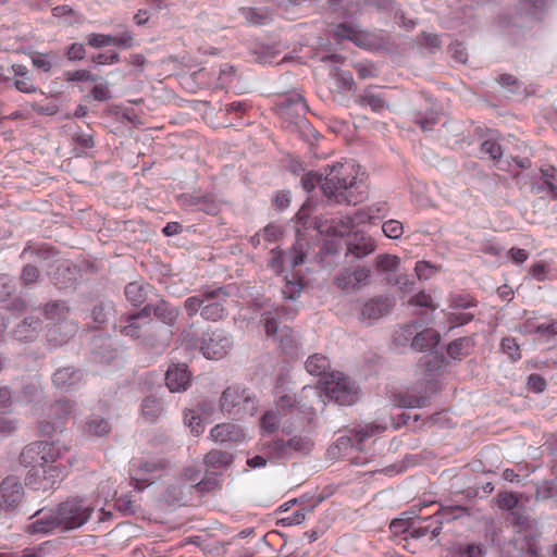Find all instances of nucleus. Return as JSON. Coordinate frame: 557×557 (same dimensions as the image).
<instances>
[{
    "label": "nucleus",
    "mask_w": 557,
    "mask_h": 557,
    "mask_svg": "<svg viewBox=\"0 0 557 557\" xmlns=\"http://www.w3.org/2000/svg\"><path fill=\"white\" fill-rule=\"evenodd\" d=\"M399 262V258L393 255H380L375 258L376 268L383 272L396 271Z\"/></svg>",
    "instance_id": "obj_44"
},
{
    "label": "nucleus",
    "mask_w": 557,
    "mask_h": 557,
    "mask_svg": "<svg viewBox=\"0 0 557 557\" xmlns=\"http://www.w3.org/2000/svg\"><path fill=\"white\" fill-rule=\"evenodd\" d=\"M374 249L373 239L360 233H355L347 245L348 253L354 255L356 258H363L372 253Z\"/></svg>",
    "instance_id": "obj_23"
},
{
    "label": "nucleus",
    "mask_w": 557,
    "mask_h": 557,
    "mask_svg": "<svg viewBox=\"0 0 557 557\" xmlns=\"http://www.w3.org/2000/svg\"><path fill=\"white\" fill-rule=\"evenodd\" d=\"M203 462L208 470H222L230 467L233 456L226 451L212 449L205 456Z\"/></svg>",
    "instance_id": "obj_27"
},
{
    "label": "nucleus",
    "mask_w": 557,
    "mask_h": 557,
    "mask_svg": "<svg viewBox=\"0 0 557 557\" xmlns=\"http://www.w3.org/2000/svg\"><path fill=\"white\" fill-rule=\"evenodd\" d=\"M414 271L419 280H428L436 273L437 268L428 261H418Z\"/></svg>",
    "instance_id": "obj_57"
},
{
    "label": "nucleus",
    "mask_w": 557,
    "mask_h": 557,
    "mask_svg": "<svg viewBox=\"0 0 557 557\" xmlns=\"http://www.w3.org/2000/svg\"><path fill=\"white\" fill-rule=\"evenodd\" d=\"M151 310L152 306L148 304L137 313L122 315L115 327L124 336L139 338L143 329L151 323Z\"/></svg>",
    "instance_id": "obj_12"
},
{
    "label": "nucleus",
    "mask_w": 557,
    "mask_h": 557,
    "mask_svg": "<svg viewBox=\"0 0 557 557\" xmlns=\"http://www.w3.org/2000/svg\"><path fill=\"white\" fill-rule=\"evenodd\" d=\"M382 231L388 238H399L404 233L403 223L397 220H388L384 222Z\"/></svg>",
    "instance_id": "obj_50"
},
{
    "label": "nucleus",
    "mask_w": 557,
    "mask_h": 557,
    "mask_svg": "<svg viewBox=\"0 0 557 557\" xmlns=\"http://www.w3.org/2000/svg\"><path fill=\"white\" fill-rule=\"evenodd\" d=\"M65 465H46L34 467L26 476V485L34 491H53L67 475Z\"/></svg>",
    "instance_id": "obj_6"
},
{
    "label": "nucleus",
    "mask_w": 557,
    "mask_h": 557,
    "mask_svg": "<svg viewBox=\"0 0 557 557\" xmlns=\"http://www.w3.org/2000/svg\"><path fill=\"white\" fill-rule=\"evenodd\" d=\"M370 280V270L363 267L345 269L335 278V283L342 290H349L367 285Z\"/></svg>",
    "instance_id": "obj_17"
},
{
    "label": "nucleus",
    "mask_w": 557,
    "mask_h": 557,
    "mask_svg": "<svg viewBox=\"0 0 557 557\" xmlns=\"http://www.w3.org/2000/svg\"><path fill=\"white\" fill-rule=\"evenodd\" d=\"M313 442L307 435H294L287 441L274 438L267 446V454L273 459H288L294 454L308 455Z\"/></svg>",
    "instance_id": "obj_8"
},
{
    "label": "nucleus",
    "mask_w": 557,
    "mask_h": 557,
    "mask_svg": "<svg viewBox=\"0 0 557 557\" xmlns=\"http://www.w3.org/2000/svg\"><path fill=\"white\" fill-rule=\"evenodd\" d=\"M86 40L92 48H102L112 45L113 35L91 33L86 37Z\"/></svg>",
    "instance_id": "obj_52"
},
{
    "label": "nucleus",
    "mask_w": 557,
    "mask_h": 557,
    "mask_svg": "<svg viewBox=\"0 0 557 557\" xmlns=\"http://www.w3.org/2000/svg\"><path fill=\"white\" fill-rule=\"evenodd\" d=\"M523 333H537L542 336H554L557 334V321L549 323L534 324L531 321H527L521 330Z\"/></svg>",
    "instance_id": "obj_37"
},
{
    "label": "nucleus",
    "mask_w": 557,
    "mask_h": 557,
    "mask_svg": "<svg viewBox=\"0 0 557 557\" xmlns=\"http://www.w3.org/2000/svg\"><path fill=\"white\" fill-rule=\"evenodd\" d=\"M335 36L341 39L350 40L359 47L367 45V34L349 23L338 24L335 28Z\"/></svg>",
    "instance_id": "obj_24"
},
{
    "label": "nucleus",
    "mask_w": 557,
    "mask_h": 557,
    "mask_svg": "<svg viewBox=\"0 0 557 557\" xmlns=\"http://www.w3.org/2000/svg\"><path fill=\"white\" fill-rule=\"evenodd\" d=\"M220 408L222 412L236 418L251 417L257 411V400L249 389L230 386L221 395Z\"/></svg>",
    "instance_id": "obj_3"
},
{
    "label": "nucleus",
    "mask_w": 557,
    "mask_h": 557,
    "mask_svg": "<svg viewBox=\"0 0 557 557\" xmlns=\"http://www.w3.org/2000/svg\"><path fill=\"white\" fill-rule=\"evenodd\" d=\"M84 432L92 436H104L111 432V425L106 419L94 417L86 421Z\"/></svg>",
    "instance_id": "obj_35"
},
{
    "label": "nucleus",
    "mask_w": 557,
    "mask_h": 557,
    "mask_svg": "<svg viewBox=\"0 0 557 557\" xmlns=\"http://www.w3.org/2000/svg\"><path fill=\"white\" fill-rule=\"evenodd\" d=\"M230 294L224 287L206 288L201 317L208 321H219L226 314L225 302Z\"/></svg>",
    "instance_id": "obj_11"
},
{
    "label": "nucleus",
    "mask_w": 557,
    "mask_h": 557,
    "mask_svg": "<svg viewBox=\"0 0 557 557\" xmlns=\"http://www.w3.org/2000/svg\"><path fill=\"white\" fill-rule=\"evenodd\" d=\"M426 401L425 396H417L410 392L399 393L395 398L396 405L404 408H421L426 405Z\"/></svg>",
    "instance_id": "obj_39"
},
{
    "label": "nucleus",
    "mask_w": 557,
    "mask_h": 557,
    "mask_svg": "<svg viewBox=\"0 0 557 557\" xmlns=\"http://www.w3.org/2000/svg\"><path fill=\"white\" fill-rule=\"evenodd\" d=\"M23 497V486L14 476L5 478L0 484V511L15 508Z\"/></svg>",
    "instance_id": "obj_15"
},
{
    "label": "nucleus",
    "mask_w": 557,
    "mask_h": 557,
    "mask_svg": "<svg viewBox=\"0 0 557 557\" xmlns=\"http://www.w3.org/2000/svg\"><path fill=\"white\" fill-rule=\"evenodd\" d=\"M476 306V300L467 294H456L449 297V307L453 309H467Z\"/></svg>",
    "instance_id": "obj_46"
},
{
    "label": "nucleus",
    "mask_w": 557,
    "mask_h": 557,
    "mask_svg": "<svg viewBox=\"0 0 557 557\" xmlns=\"http://www.w3.org/2000/svg\"><path fill=\"white\" fill-rule=\"evenodd\" d=\"M9 73H11L12 76L7 79H11L13 82V86L20 92L35 94L39 90L26 65L13 64L9 69Z\"/></svg>",
    "instance_id": "obj_18"
},
{
    "label": "nucleus",
    "mask_w": 557,
    "mask_h": 557,
    "mask_svg": "<svg viewBox=\"0 0 557 557\" xmlns=\"http://www.w3.org/2000/svg\"><path fill=\"white\" fill-rule=\"evenodd\" d=\"M304 260V243L297 240L293 247V250L289 251L288 253H283L281 250L272 249L269 265L273 271L280 273L285 262H288L292 267H297L301 264Z\"/></svg>",
    "instance_id": "obj_16"
},
{
    "label": "nucleus",
    "mask_w": 557,
    "mask_h": 557,
    "mask_svg": "<svg viewBox=\"0 0 557 557\" xmlns=\"http://www.w3.org/2000/svg\"><path fill=\"white\" fill-rule=\"evenodd\" d=\"M323 178V175L320 173L309 172L301 177V184L307 191H310L317 185H320L322 187Z\"/></svg>",
    "instance_id": "obj_59"
},
{
    "label": "nucleus",
    "mask_w": 557,
    "mask_h": 557,
    "mask_svg": "<svg viewBox=\"0 0 557 557\" xmlns=\"http://www.w3.org/2000/svg\"><path fill=\"white\" fill-rule=\"evenodd\" d=\"M231 348V341L220 332L206 333L201 344L202 355L207 359H221L225 357Z\"/></svg>",
    "instance_id": "obj_14"
},
{
    "label": "nucleus",
    "mask_w": 557,
    "mask_h": 557,
    "mask_svg": "<svg viewBox=\"0 0 557 557\" xmlns=\"http://www.w3.org/2000/svg\"><path fill=\"white\" fill-rule=\"evenodd\" d=\"M324 403L325 399L322 398L321 392L318 388L305 386L298 398L288 394L280 396L276 407L286 413L298 410L301 413L312 416L315 410L314 405Z\"/></svg>",
    "instance_id": "obj_7"
},
{
    "label": "nucleus",
    "mask_w": 557,
    "mask_h": 557,
    "mask_svg": "<svg viewBox=\"0 0 557 557\" xmlns=\"http://www.w3.org/2000/svg\"><path fill=\"white\" fill-rule=\"evenodd\" d=\"M39 325H40V322L38 320L30 319L28 321V319H26L23 322V324L18 325L17 329L15 330V336L21 341L30 339L33 337V335L27 334L28 333L27 327L28 326L32 327V332H35Z\"/></svg>",
    "instance_id": "obj_53"
},
{
    "label": "nucleus",
    "mask_w": 557,
    "mask_h": 557,
    "mask_svg": "<svg viewBox=\"0 0 557 557\" xmlns=\"http://www.w3.org/2000/svg\"><path fill=\"white\" fill-rule=\"evenodd\" d=\"M322 191L325 197L338 203H357L360 199L352 195L358 187L359 166L352 161L336 163L325 168Z\"/></svg>",
    "instance_id": "obj_2"
},
{
    "label": "nucleus",
    "mask_w": 557,
    "mask_h": 557,
    "mask_svg": "<svg viewBox=\"0 0 557 557\" xmlns=\"http://www.w3.org/2000/svg\"><path fill=\"white\" fill-rule=\"evenodd\" d=\"M302 287V278L297 275H293L292 278L285 277V284L282 288V293L285 298L295 299L300 295Z\"/></svg>",
    "instance_id": "obj_41"
},
{
    "label": "nucleus",
    "mask_w": 557,
    "mask_h": 557,
    "mask_svg": "<svg viewBox=\"0 0 557 557\" xmlns=\"http://www.w3.org/2000/svg\"><path fill=\"white\" fill-rule=\"evenodd\" d=\"M190 203L200 211L211 215H216L221 211L222 206V202L213 194L191 197Z\"/></svg>",
    "instance_id": "obj_30"
},
{
    "label": "nucleus",
    "mask_w": 557,
    "mask_h": 557,
    "mask_svg": "<svg viewBox=\"0 0 557 557\" xmlns=\"http://www.w3.org/2000/svg\"><path fill=\"white\" fill-rule=\"evenodd\" d=\"M98 76L87 70H76L66 73V81L69 82H96Z\"/></svg>",
    "instance_id": "obj_58"
},
{
    "label": "nucleus",
    "mask_w": 557,
    "mask_h": 557,
    "mask_svg": "<svg viewBox=\"0 0 557 557\" xmlns=\"http://www.w3.org/2000/svg\"><path fill=\"white\" fill-rule=\"evenodd\" d=\"M165 382L171 392L185 391L190 382V374L185 364H173L166 371Z\"/></svg>",
    "instance_id": "obj_20"
},
{
    "label": "nucleus",
    "mask_w": 557,
    "mask_h": 557,
    "mask_svg": "<svg viewBox=\"0 0 557 557\" xmlns=\"http://www.w3.org/2000/svg\"><path fill=\"white\" fill-rule=\"evenodd\" d=\"M355 448L351 437L349 436H341L336 444L329 448L327 453L332 457H346L350 455L351 450Z\"/></svg>",
    "instance_id": "obj_40"
},
{
    "label": "nucleus",
    "mask_w": 557,
    "mask_h": 557,
    "mask_svg": "<svg viewBox=\"0 0 557 557\" xmlns=\"http://www.w3.org/2000/svg\"><path fill=\"white\" fill-rule=\"evenodd\" d=\"M49 57H53L52 53H39L35 52L32 54V63L35 67L49 72L52 69V62Z\"/></svg>",
    "instance_id": "obj_54"
},
{
    "label": "nucleus",
    "mask_w": 557,
    "mask_h": 557,
    "mask_svg": "<svg viewBox=\"0 0 557 557\" xmlns=\"http://www.w3.org/2000/svg\"><path fill=\"white\" fill-rule=\"evenodd\" d=\"M318 228L321 233L343 237L348 235L354 228V220L351 216L335 219L332 221L330 226L324 227L323 225H318Z\"/></svg>",
    "instance_id": "obj_31"
},
{
    "label": "nucleus",
    "mask_w": 557,
    "mask_h": 557,
    "mask_svg": "<svg viewBox=\"0 0 557 557\" xmlns=\"http://www.w3.org/2000/svg\"><path fill=\"white\" fill-rule=\"evenodd\" d=\"M289 311L285 307L276 308L274 312H264L262 322L268 337L278 339L280 346L286 355L294 357L297 355V344L293 336V330L286 325L280 327L277 318L286 317Z\"/></svg>",
    "instance_id": "obj_5"
},
{
    "label": "nucleus",
    "mask_w": 557,
    "mask_h": 557,
    "mask_svg": "<svg viewBox=\"0 0 557 557\" xmlns=\"http://www.w3.org/2000/svg\"><path fill=\"white\" fill-rule=\"evenodd\" d=\"M205 301V289L200 292L199 295L190 296L185 299L184 308L189 318L196 315L199 311L201 312L202 306Z\"/></svg>",
    "instance_id": "obj_42"
},
{
    "label": "nucleus",
    "mask_w": 557,
    "mask_h": 557,
    "mask_svg": "<svg viewBox=\"0 0 557 557\" xmlns=\"http://www.w3.org/2000/svg\"><path fill=\"white\" fill-rule=\"evenodd\" d=\"M455 557H483V546L474 543L460 546Z\"/></svg>",
    "instance_id": "obj_55"
},
{
    "label": "nucleus",
    "mask_w": 557,
    "mask_h": 557,
    "mask_svg": "<svg viewBox=\"0 0 557 557\" xmlns=\"http://www.w3.org/2000/svg\"><path fill=\"white\" fill-rule=\"evenodd\" d=\"M546 381L540 374L533 373L528 377V387L534 393H542L546 388Z\"/></svg>",
    "instance_id": "obj_62"
},
{
    "label": "nucleus",
    "mask_w": 557,
    "mask_h": 557,
    "mask_svg": "<svg viewBox=\"0 0 557 557\" xmlns=\"http://www.w3.org/2000/svg\"><path fill=\"white\" fill-rule=\"evenodd\" d=\"M541 180L549 197L557 200V168L554 165H543L540 169Z\"/></svg>",
    "instance_id": "obj_33"
},
{
    "label": "nucleus",
    "mask_w": 557,
    "mask_h": 557,
    "mask_svg": "<svg viewBox=\"0 0 557 557\" xmlns=\"http://www.w3.org/2000/svg\"><path fill=\"white\" fill-rule=\"evenodd\" d=\"M392 307L388 298H373L364 304L361 311L362 320H376L385 315Z\"/></svg>",
    "instance_id": "obj_22"
},
{
    "label": "nucleus",
    "mask_w": 557,
    "mask_h": 557,
    "mask_svg": "<svg viewBox=\"0 0 557 557\" xmlns=\"http://www.w3.org/2000/svg\"><path fill=\"white\" fill-rule=\"evenodd\" d=\"M83 374L73 368L59 369L53 374V383L59 388H71L82 381Z\"/></svg>",
    "instance_id": "obj_28"
},
{
    "label": "nucleus",
    "mask_w": 557,
    "mask_h": 557,
    "mask_svg": "<svg viewBox=\"0 0 557 557\" xmlns=\"http://www.w3.org/2000/svg\"><path fill=\"white\" fill-rule=\"evenodd\" d=\"M355 101L360 107H370L373 112H381L385 108L384 98L372 89H366L356 97Z\"/></svg>",
    "instance_id": "obj_32"
},
{
    "label": "nucleus",
    "mask_w": 557,
    "mask_h": 557,
    "mask_svg": "<svg viewBox=\"0 0 557 557\" xmlns=\"http://www.w3.org/2000/svg\"><path fill=\"white\" fill-rule=\"evenodd\" d=\"M35 517L36 520L27 527V531L30 534H47L54 529H60V523L57 520L54 510L48 512L39 510L36 512Z\"/></svg>",
    "instance_id": "obj_21"
},
{
    "label": "nucleus",
    "mask_w": 557,
    "mask_h": 557,
    "mask_svg": "<svg viewBox=\"0 0 557 557\" xmlns=\"http://www.w3.org/2000/svg\"><path fill=\"white\" fill-rule=\"evenodd\" d=\"M210 438L215 443H236L245 438L242 428L234 423L225 422L216 424L210 431Z\"/></svg>",
    "instance_id": "obj_19"
},
{
    "label": "nucleus",
    "mask_w": 557,
    "mask_h": 557,
    "mask_svg": "<svg viewBox=\"0 0 557 557\" xmlns=\"http://www.w3.org/2000/svg\"><path fill=\"white\" fill-rule=\"evenodd\" d=\"M468 343L466 338H458L453 341L447 347V354L453 359L460 360L465 356H467V351H465V345Z\"/></svg>",
    "instance_id": "obj_51"
},
{
    "label": "nucleus",
    "mask_w": 557,
    "mask_h": 557,
    "mask_svg": "<svg viewBox=\"0 0 557 557\" xmlns=\"http://www.w3.org/2000/svg\"><path fill=\"white\" fill-rule=\"evenodd\" d=\"M500 349L504 354L508 355L512 361H517L521 358L520 346L513 337L503 338Z\"/></svg>",
    "instance_id": "obj_45"
},
{
    "label": "nucleus",
    "mask_w": 557,
    "mask_h": 557,
    "mask_svg": "<svg viewBox=\"0 0 557 557\" xmlns=\"http://www.w3.org/2000/svg\"><path fill=\"white\" fill-rule=\"evenodd\" d=\"M151 306V314L153 313L154 317L164 324L174 325L180 315V310L176 307L165 300H160L156 305Z\"/></svg>",
    "instance_id": "obj_25"
},
{
    "label": "nucleus",
    "mask_w": 557,
    "mask_h": 557,
    "mask_svg": "<svg viewBox=\"0 0 557 557\" xmlns=\"http://www.w3.org/2000/svg\"><path fill=\"white\" fill-rule=\"evenodd\" d=\"M112 45L128 49L134 45V37L129 30H125L120 35H113Z\"/></svg>",
    "instance_id": "obj_61"
},
{
    "label": "nucleus",
    "mask_w": 557,
    "mask_h": 557,
    "mask_svg": "<svg viewBox=\"0 0 557 557\" xmlns=\"http://www.w3.org/2000/svg\"><path fill=\"white\" fill-rule=\"evenodd\" d=\"M440 342V334L433 329H426L418 333L412 339L411 346L416 350L426 351L435 348Z\"/></svg>",
    "instance_id": "obj_26"
},
{
    "label": "nucleus",
    "mask_w": 557,
    "mask_h": 557,
    "mask_svg": "<svg viewBox=\"0 0 557 557\" xmlns=\"http://www.w3.org/2000/svg\"><path fill=\"white\" fill-rule=\"evenodd\" d=\"M162 405L154 397H147L143 401L141 416L148 422H154L162 413Z\"/></svg>",
    "instance_id": "obj_36"
},
{
    "label": "nucleus",
    "mask_w": 557,
    "mask_h": 557,
    "mask_svg": "<svg viewBox=\"0 0 557 557\" xmlns=\"http://www.w3.org/2000/svg\"><path fill=\"white\" fill-rule=\"evenodd\" d=\"M409 305L425 307V308H430L432 310L436 309V306L433 304V299H432L431 295H429L424 292H420L417 295H414L413 297H411L409 300Z\"/></svg>",
    "instance_id": "obj_60"
},
{
    "label": "nucleus",
    "mask_w": 557,
    "mask_h": 557,
    "mask_svg": "<svg viewBox=\"0 0 557 557\" xmlns=\"http://www.w3.org/2000/svg\"><path fill=\"white\" fill-rule=\"evenodd\" d=\"M306 369L310 374L322 376L317 387L322 398L335 400L339 405H351L357 399V391L347 376L330 369L327 357L314 354L306 361Z\"/></svg>",
    "instance_id": "obj_1"
},
{
    "label": "nucleus",
    "mask_w": 557,
    "mask_h": 557,
    "mask_svg": "<svg viewBox=\"0 0 557 557\" xmlns=\"http://www.w3.org/2000/svg\"><path fill=\"white\" fill-rule=\"evenodd\" d=\"M280 425V414L273 410L267 411L260 419V426L268 433H273Z\"/></svg>",
    "instance_id": "obj_47"
},
{
    "label": "nucleus",
    "mask_w": 557,
    "mask_h": 557,
    "mask_svg": "<svg viewBox=\"0 0 557 557\" xmlns=\"http://www.w3.org/2000/svg\"><path fill=\"white\" fill-rule=\"evenodd\" d=\"M35 454L40 457L41 462L39 466L63 465L59 461L62 458L61 449L54 443L38 441L27 445L21 453L22 461L25 462L27 459H33Z\"/></svg>",
    "instance_id": "obj_13"
},
{
    "label": "nucleus",
    "mask_w": 557,
    "mask_h": 557,
    "mask_svg": "<svg viewBox=\"0 0 557 557\" xmlns=\"http://www.w3.org/2000/svg\"><path fill=\"white\" fill-rule=\"evenodd\" d=\"M166 466L163 459L133 461L129 468L131 480L136 488H145L162 475Z\"/></svg>",
    "instance_id": "obj_10"
},
{
    "label": "nucleus",
    "mask_w": 557,
    "mask_h": 557,
    "mask_svg": "<svg viewBox=\"0 0 557 557\" xmlns=\"http://www.w3.org/2000/svg\"><path fill=\"white\" fill-rule=\"evenodd\" d=\"M385 430H386V425L377 424V423H369V424H366L364 426L360 428L355 433L356 449L361 450L362 444L364 441H367L368 438H370L372 436L381 434Z\"/></svg>",
    "instance_id": "obj_34"
},
{
    "label": "nucleus",
    "mask_w": 557,
    "mask_h": 557,
    "mask_svg": "<svg viewBox=\"0 0 557 557\" xmlns=\"http://www.w3.org/2000/svg\"><path fill=\"white\" fill-rule=\"evenodd\" d=\"M86 55V49L83 44L74 42L72 44L66 52V57L72 61L83 60Z\"/></svg>",
    "instance_id": "obj_63"
},
{
    "label": "nucleus",
    "mask_w": 557,
    "mask_h": 557,
    "mask_svg": "<svg viewBox=\"0 0 557 557\" xmlns=\"http://www.w3.org/2000/svg\"><path fill=\"white\" fill-rule=\"evenodd\" d=\"M465 511L463 507H442L434 515L418 520L419 525L413 527L411 535L414 537L425 536L429 533L432 539L436 537L442 531L444 520L456 519Z\"/></svg>",
    "instance_id": "obj_9"
},
{
    "label": "nucleus",
    "mask_w": 557,
    "mask_h": 557,
    "mask_svg": "<svg viewBox=\"0 0 557 557\" xmlns=\"http://www.w3.org/2000/svg\"><path fill=\"white\" fill-rule=\"evenodd\" d=\"M371 218L374 220H380L384 218L388 212V207L385 201H380L368 207Z\"/></svg>",
    "instance_id": "obj_64"
},
{
    "label": "nucleus",
    "mask_w": 557,
    "mask_h": 557,
    "mask_svg": "<svg viewBox=\"0 0 557 557\" xmlns=\"http://www.w3.org/2000/svg\"><path fill=\"white\" fill-rule=\"evenodd\" d=\"M70 312V308L64 301H53L46 306L45 315L48 320L54 322L64 321Z\"/></svg>",
    "instance_id": "obj_38"
},
{
    "label": "nucleus",
    "mask_w": 557,
    "mask_h": 557,
    "mask_svg": "<svg viewBox=\"0 0 557 557\" xmlns=\"http://www.w3.org/2000/svg\"><path fill=\"white\" fill-rule=\"evenodd\" d=\"M519 500L520 495L512 492H500L496 496L497 506L503 510H512Z\"/></svg>",
    "instance_id": "obj_43"
},
{
    "label": "nucleus",
    "mask_w": 557,
    "mask_h": 557,
    "mask_svg": "<svg viewBox=\"0 0 557 557\" xmlns=\"http://www.w3.org/2000/svg\"><path fill=\"white\" fill-rule=\"evenodd\" d=\"M95 508L82 498H71L61 503L54 510L62 530H74L85 524Z\"/></svg>",
    "instance_id": "obj_4"
},
{
    "label": "nucleus",
    "mask_w": 557,
    "mask_h": 557,
    "mask_svg": "<svg viewBox=\"0 0 557 557\" xmlns=\"http://www.w3.org/2000/svg\"><path fill=\"white\" fill-rule=\"evenodd\" d=\"M184 421L196 436L200 435L205 430L200 417L194 410L185 412Z\"/></svg>",
    "instance_id": "obj_49"
},
{
    "label": "nucleus",
    "mask_w": 557,
    "mask_h": 557,
    "mask_svg": "<svg viewBox=\"0 0 557 557\" xmlns=\"http://www.w3.org/2000/svg\"><path fill=\"white\" fill-rule=\"evenodd\" d=\"M474 315L469 312H448L446 313V321L449 329L462 326L473 320Z\"/></svg>",
    "instance_id": "obj_48"
},
{
    "label": "nucleus",
    "mask_w": 557,
    "mask_h": 557,
    "mask_svg": "<svg viewBox=\"0 0 557 557\" xmlns=\"http://www.w3.org/2000/svg\"><path fill=\"white\" fill-rule=\"evenodd\" d=\"M481 151L485 154H488L494 160H497L503 156L500 145L493 139L484 140L481 145Z\"/></svg>",
    "instance_id": "obj_56"
},
{
    "label": "nucleus",
    "mask_w": 557,
    "mask_h": 557,
    "mask_svg": "<svg viewBox=\"0 0 557 557\" xmlns=\"http://www.w3.org/2000/svg\"><path fill=\"white\" fill-rule=\"evenodd\" d=\"M149 285L143 282H131L125 286V297L135 307L143 305L148 297Z\"/></svg>",
    "instance_id": "obj_29"
}]
</instances>
